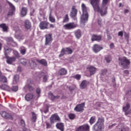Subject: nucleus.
<instances>
[{
	"label": "nucleus",
	"mask_w": 131,
	"mask_h": 131,
	"mask_svg": "<svg viewBox=\"0 0 131 131\" xmlns=\"http://www.w3.org/2000/svg\"><path fill=\"white\" fill-rule=\"evenodd\" d=\"M124 36L126 39H128L129 38V34H127L126 32H124Z\"/></svg>",
	"instance_id": "48"
},
{
	"label": "nucleus",
	"mask_w": 131,
	"mask_h": 131,
	"mask_svg": "<svg viewBox=\"0 0 131 131\" xmlns=\"http://www.w3.org/2000/svg\"><path fill=\"white\" fill-rule=\"evenodd\" d=\"M57 128L61 131H64V124L62 123H58L56 125Z\"/></svg>",
	"instance_id": "26"
},
{
	"label": "nucleus",
	"mask_w": 131,
	"mask_h": 131,
	"mask_svg": "<svg viewBox=\"0 0 131 131\" xmlns=\"http://www.w3.org/2000/svg\"><path fill=\"white\" fill-rule=\"evenodd\" d=\"M90 4L92 5L95 12L100 13L101 16H105L107 14V7H105L107 5L108 0H103V7L100 9V0H90Z\"/></svg>",
	"instance_id": "1"
},
{
	"label": "nucleus",
	"mask_w": 131,
	"mask_h": 131,
	"mask_svg": "<svg viewBox=\"0 0 131 131\" xmlns=\"http://www.w3.org/2000/svg\"><path fill=\"white\" fill-rule=\"evenodd\" d=\"M49 21L52 23H55V22H56V19L55 17L52 15V12H50L49 14Z\"/></svg>",
	"instance_id": "34"
},
{
	"label": "nucleus",
	"mask_w": 131,
	"mask_h": 131,
	"mask_svg": "<svg viewBox=\"0 0 131 131\" xmlns=\"http://www.w3.org/2000/svg\"><path fill=\"white\" fill-rule=\"evenodd\" d=\"M12 43V45L14 47L17 46V43H16V42L14 41H13L12 42V43Z\"/></svg>",
	"instance_id": "59"
},
{
	"label": "nucleus",
	"mask_w": 131,
	"mask_h": 131,
	"mask_svg": "<svg viewBox=\"0 0 131 131\" xmlns=\"http://www.w3.org/2000/svg\"><path fill=\"white\" fill-rule=\"evenodd\" d=\"M93 128L94 129V131H102V129H104V126L96 122L94 125Z\"/></svg>",
	"instance_id": "10"
},
{
	"label": "nucleus",
	"mask_w": 131,
	"mask_h": 131,
	"mask_svg": "<svg viewBox=\"0 0 131 131\" xmlns=\"http://www.w3.org/2000/svg\"><path fill=\"white\" fill-rule=\"evenodd\" d=\"M77 14V10H76V9H75L74 7H73L72 8V11L70 13L71 17H72V18H73V17H75Z\"/></svg>",
	"instance_id": "23"
},
{
	"label": "nucleus",
	"mask_w": 131,
	"mask_h": 131,
	"mask_svg": "<svg viewBox=\"0 0 131 131\" xmlns=\"http://www.w3.org/2000/svg\"><path fill=\"white\" fill-rule=\"evenodd\" d=\"M104 122H105V119L101 117L98 118V121L96 123L104 126Z\"/></svg>",
	"instance_id": "30"
},
{
	"label": "nucleus",
	"mask_w": 131,
	"mask_h": 131,
	"mask_svg": "<svg viewBox=\"0 0 131 131\" xmlns=\"http://www.w3.org/2000/svg\"><path fill=\"white\" fill-rule=\"evenodd\" d=\"M7 3L10 9V10L9 12L8 15V16H13V15H14V14L15 13V11L16 10V8H15V6H14V5H13L10 2L8 1Z\"/></svg>",
	"instance_id": "7"
},
{
	"label": "nucleus",
	"mask_w": 131,
	"mask_h": 131,
	"mask_svg": "<svg viewBox=\"0 0 131 131\" xmlns=\"http://www.w3.org/2000/svg\"><path fill=\"white\" fill-rule=\"evenodd\" d=\"M73 78L75 79H77V80H80V78H81V76L80 75H76L73 76Z\"/></svg>",
	"instance_id": "44"
},
{
	"label": "nucleus",
	"mask_w": 131,
	"mask_h": 131,
	"mask_svg": "<svg viewBox=\"0 0 131 131\" xmlns=\"http://www.w3.org/2000/svg\"><path fill=\"white\" fill-rule=\"evenodd\" d=\"M110 47L111 49H114V43H111V45H110Z\"/></svg>",
	"instance_id": "57"
},
{
	"label": "nucleus",
	"mask_w": 131,
	"mask_h": 131,
	"mask_svg": "<svg viewBox=\"0 0 131 131\" xmlns=\"http://www.w3.org/2000/svg\"><path fill=\"white\" fill-rule=\"evenodd\" d=\"M69 117L70 119H74V118H75V115L74 114H70L69 115Z\"/></svg>",
	"instance_id": "46"
},
{
	"label": "nucleus",
	"mask_w": 131,
	"mask_h": 131,
	"mask_svg": "<svg viewBox=\"0 0 131 131\" xmlns=\"http://www.w3.org/2000/svg\"><path fill=\"white\" fill-rule=\"evenodd\" d=\"M89 84H90V82L84 80L80 84V89H81V90H84L88 88V85H89Z\"/></svg>",
	"instance_id": "14"
},
{
	"label": "nucleus",
	"mask_w": 131,
	"mask_h": 131,
	"mask_svg": "<svg viewBox=\"0 0 131 131\" xmlns=\"http://www.w3.org/2000/svg\"><path fill=\"white\" fill-rule=\"evenodd\" d=\"M17 71L18 72H21V68L20 67L17 68Z\"/></svg>",
	"instance_id": "61"
},
{
	"label": "nucleus",
	"mask_w": 131,
	"mask_h": 131,
	"mask_svg": "<svg viewBox=\"0 0 131 131\" xmlns=\"http://www.w3.org/2000/svg\"><path fill=\"white\" fill-rule=\"evenodd\" d=\"M0 28H2L4 32H8V27L6 24H0Z\"/></svg>",
	"instance_id": "27"
},
{
	"label": "nucleus",
	"mask_w": 131,
	"mask_h": 131,
	"mask_svg": "<svg viewBox=\"0 0 131 131\" xmlns=\"http://www.w3.org/2000/svg\"><path fill=\"white\" fill-rule=\"evenodd\" d=\"M28 81L29 84L27 85V88H28V89L30 91H33V87H32V86H31V83H32V82H31V80L29 79Z\"/></svg>",
	"instance_id": "38"
},
{
	"label": "nucleus",
	"mask_w": 131,
	"mask_h": 131,
	"mask_svg": "<svg viewBox=\"0 0 131 131\" xmlns=\"http://www.w3.org/2000/svg\"><path fill=\"white\" fill-rule=\"evenodd\" d=\"M49 97L50 99H51V100H55V99H58L59 96H55L52 94V93H50L49 94Z\"/></svg>",
	"instance_id": "37"
},
{
	"label": "nucleus",
	"mask_w": 131,
	"mask_h": 131,
	"mask_svg": "<svg viewBox=\"0 0 131 131\" xmlns=\"http://www.w3.org/2000/svg\"><path fill=\"white\" fill-rule=\"evenodd\" d=\"M62 23H67V22H69V16H68V14H66L63 18Z\"/></svg>",
	"instance_id": "36"
},
{
	"label": "nucleus",
	"mask_w": 131,
	"mask_h": 131,
	"mask_svg": "<svg viewBox=\"0 0 131 131\" xmlns=\"http://www.w3.org/2000/svg\"><path fill=\"white\" fill-rule=\"evenodd\" d=\"M20 52L21 55H25V54H26V48L24 47H20Z\"/></svg>",
	"instance_id": "40"
},
{
	"label": "nucleus",
	"mask_w": 131,
	"mask_h": 131,
	"mask_svg": "<svg viewBox=\"0 0 131 131\" xmlns=\"http://www.w3.org/2000/svg\"><path fill=\"white\" fill-rule=\"evenodd\" d=\"M50 28H55V25L53 24H50Z\"/></svg>",
	"instance_id": "60"
},
{
	"label": "nucleus",
	"mask_w": 131,
	"mask_h": 131,
	"mask_svg": "<svg viewBox=\"0 0 131 131\" xmlns=\"http://www.w3.org/2000/svg\"><path fill=\"white\" fill-rule=\"evenodd\" d=\"M58 74H59V75H66V74H67V70L62 68L58 71Z\"/></svg>",
	"instance_id": "32"
},
{
	"label": "nucleus",
	"mask_w": 131,
	"mask_h": 131,
	"mask_svg": "<svg viewBox=\"0 0 131 131\" xmlns=\"http://www.w3.org/2000/svg\"><path fill=\"white\" fill-rule=\"evenodd\" d=\"M60 120V117L57 114L52 115V116L50 117V121L51 124L53 123H55L56 121H59Z\"/></svg>",
	"instance_id": "9"
},
{
	"label": "nucleus",
	"mask_w": 131,
	"mask_h": 131,
	"mask_svg": "<svg viewBox=\"0 0 131 131\" xmlns=\"http://www.w3.org/2000/svg\"><path fill=\"white\" fill-rule=\"evenodd\" d=\"M41 92V90L39 88H37L36 89V94H37V95H39V94H40Z\"/></svg>",
	"instance_id": "54"
},
{
	"label": "nucleus",
	"mask_w": 131,
	"mask_h": 131,
	"mask_svg": "<svg viewBox=\"0 0 131 131\" xmlns=\"http://www.w3.org/2000/svg\"><path fill=\"white\" fill-rule=\"evenodd\" d=\"M77 26V25L74 24V23H70L64 25L63 26V28L67 30H70L71 29H73V28H75Z\"/></svg>",
	"instance_id": "6"
},
{
	"label": "nucleus",
	"mask_w": 131,
	"mask_h": 131,
	"mask_svg": "<svg viewBox=\"0 0 131 131\" xmlns=\"http://www.w3.org/2000/svg\"><path fill=\"white\" fill-rule=\"evenodd\" d=\"M49 112V107L48 106L46 107V110H44L45 113H47Z\"/></svg>",
	"instance_id": "58"
},
{
	"label": "nucleus",
	"mask_w": 131,
	"mask_h": 131,
	"mask_svg": "<svg viewBox=\"0 0 131 131\" xmlns=\"http://www.w3.org/2000/svg\"><path fill=\"white\" fill-rule=\"evenodd\" d=\"M84 107V103H81L77 105L74 108V110L76 112H80V111H83V107Z\"/></svg>",
	"instance_id": "15"
},
{
	"label": "nucleus",
	"mask_w": 131,
	"mask_h": 131,
	"mask_svg": "<svg viewBox=\"0 0 131 131\" xmlns=\"http://www.w3.org/2000/svg\"><path fill=\"white\" fill-rule=\"evenodd\" d=\"M101 22H102V20H101V19H99V20H98V24H99V25H101Z\"/></svg>",
	"instance_id": "62"
},
{
	"label": "nucleus",
	"mask_w": 131,
	"mask_h": 131,
	"mask_svg": "<svg viewBox=\"0 0 131 131\" xmlns=\"http://www.w3.org/2000/svg\"><path fill=\"white\" fill-rule=\"evenodd\" d=\"M12 52V49L8 46L4 47V55L6 58H8V55Z\"/></svg>",
	"instance_id": "17"
},
{
	"label": "nucleus",
	"mask_w": 131,
	"mask_h": 131,
	"mask_svg": "<svg viewBox=\"0 0 131 131\" xmlns=\"http://www.w3.org/2000/svg\"><path fill=\"white\" fill-rule=\"evenodd\" d=\"M93 50L94 52V53H99V52H100V51H101V50H103V47L100 46L98 44H95L94 45Z\"/></svg>",
	"instance_id": "16"
},
{
	"label": "nucleus",
	"mask_w": 131,
	"mask_h": 131,
	"mask_svg": "<svg viewBox=\"0 0 131 131\" xmlns=\"http://www.w3.org/2000/svg\"><path fill=\"white\" fill-rule=\"evenodd\" d=\"M118 35V36H121V37H122V36H123V32L122 31L119 32Z\"/></svg>",
	"instance_id": "52"
},
{
	"label": "nucleus",
	"mask_w": 131,
	"mask_h": 131,
	"mask_svg": "<svg viewBox=\"0 0 131 131\" xmlns=\"http://www.w3.org/2000/svg\"><path fill=\"white\" fill-rule=\"evenodd\" d=\"M12 92H17L18 91V86H14L12 88Z\"/></svg>",
	"instance_id": "49"
},
{
	"label": "nucleus",
	"mask_w": 131,
	"mask_h": 131,
	"mask_svg": "<svg viewBox=\"0 0 131 131\" xmlns=\"http://www.w3.org/2000/svg\"><path fill=\"white\" fill-rule=\"evenodd\" d=\"M0 89H2V90H5V91H7L8 92H10L11 91L10 87L6 84L2 85L1 86L0 85Z\"/></svg>",
	"instance_id": "33"
},
{
	"label": "nucleus",
	"mask_w": 131,
	"mask_h": 131,
	"mask_svg": "<svg viewBox=\"0 0 131 131\" xmlns=\"http://www.w3.org/2000/svg\"><path fill=\"white\" fill-rule=\"evenodd\" d=\"M89 122L91 125L94 124V123L96 122V117L95 116L92 117L89 120Z\"/></svg>",
	"instance_id": "39"
},
{
	"label": "nucleus",
	"mask_w": 131,
	"mask_h": 131,
	"mask_svg": "<svg viewBox=\"0 0 131 131\" xmlns=\"http://www.w3.org/2000/svg\"><path fill=\"white\" fill-rule=\"evenodd\" d=\"M116 126V123H114L110 126H108V128L111 129V128H113L114 126Z\"/></svg>",
	"instance_id": "53"
},
{
	"label": "nucleus",
	"mask_w": 131,
	"mask_h": 131,
	"mask_svg": "<svg viewBox=\"0 0 131 131\" xmlns=\"http://www.w3.org/2000/svg\"><path fill=\"white\" fill-rule=\"evenodd\" d=\"M29 63H30L31 66H32L33 65V67H36V63H35L33 60H30Z\"/></svg>",
	"instance_id": "47"
},
{
	"label": "nucleus",
	"mask_w": 131,
	"mask_h": 131,
	"mask_svg": "<svg viewBox=\"0 0 131 131\" xmlns=\"http://www.w3.org/2000/svg\"><path fill=\"white\" fill-rule=\"evenodd\" d=\"M38 77H39V78H41V77H43V82H47V81L48 80V78L49 76L45 74V73H41L40 75L37 76Z\"/></svg>",
	"instance_id": "21"
},
{
	"label": "nucleus",
	"mask_w": 131,
	"mask_h": 131,
	"mask_svg": "<svg viewBox=\"0 0 131 131\" xmlns=\"http://www.w3.org/2000/svg\"><path fill=\"white\" fill-rule=\"evenodd\" d=\"M81 8L82 15L81 16V22L84 24V23L88 21V19H89V12H88V7H86L84 4H82Z\"/></svg>",
	"instance_id": "2"
},
{
	"label": "nucleus",
	"mask_w": 131,
	"mask_h": 131,
	"mask_svg": "<svg viewBox=\"0 0 131 131\" xmlns=\"http://www.w3.org/2000/svg\"><path fill=\"white\" fill-rule=\"evenodd\" d=\"M28 9L26 7H23L20 10V17H25L27 15Z\"/></svg>",
	"instance_id": "20"
},
{
	"label": "nucleus",
	"mask_w": 131,
	"mask_h": 131,
	"mask_svg": "<svg viewBox=\"0 0 131 131\" xmlns=\"http://www.w3.org/2000/svg\"><path fill=\"white\" fill-rule=\"evenodd\" d=\"M7 60L6 61L8 64H12L13 62H15L16 61V58L15 57H8L7 58Z\"/></svg>",
	"instance_id": "24"
},
{
	"label": "nucleus",
	"mask_w": 131,
	"mask_h": 131,
	"mask_svg": "<svg viewBox=\"0 0 131 131\" xmlns=\"http://www.w3.org/2000/svg\"><path fill=\"white\" fill-rule=\"evenodd\" d=\"M7 40L9 42H11V43L14 41V39L11 37L7 38Z\"/></svg>",
	"instance_id": "50"
},
{
	"label": "nucleus",
	"mask_w": 131,
	"mask_h": 131,
	"mask_svg": "<svg viewBox=\"0 0 131 131\" xmlns=\"http://www.w3.org/2000/svg\"><path fill=\"white\" fill-rule=\"evenodd\" d=\"M34 98V96L33 94H28L25 96V99L26 101H30L32 100Z\"/></svg>",
	"instance_id": "29"
},
{
	"label": "nucleus",
	"mask_w": 131,
	"mask_h": 131,
	"mask_svg": "<svg viewBox=\"0 0 131 131\" xmlns=\"http://www.w3.org/2000/svg\"><path fill=\"white\" fill-rule=\"evenodd\" d=\"M119 64L123 66L124 68H126L128 65H130V61L126 57L119 58Z\"/></svg>",
	"instance_id": "3"
},
{
	"label": "nucleus",
	"mask_w": 131,
	"mask_h": 131,
	"mask_svg": "<svg viewBox=\"0 0 131 131\" xmlns=\"http://www.w3.org/2000/svg\"><path fill=\"white\" fill-rule=\"evenodd\" d=\"M129 109V104L127 103L126 106L123 107V111L125 112V114L126 115H128V114H131V110L128 111Z\"/></svg>",
	"instance_id": "19"
},
{
	"label": "nucleus",
	"mask_w": 131,
	"mask_h": 131,
	"mask_svg": "<svg viewBox=\"0 0 131 131\" xmlns=\"http://www.w3.org/2000/svg\"><path fill=\"white\" fill-rule=\"evenodd\" d=\"M13 54L14 56H15V58H20V54H19V53L18 52V51L16 50H14Z\"/></svg>",
	"instance_id": "42"
},
{
	"label": "nucleus",
	"mask_w": 131,
	"mask_h": 131,
	"mask_svg": "<svg viewBox=\"0 0 131 131\" xmlns=\"http://www.w3.org/2000/svg\"><path fill=\"white\" fill-rule=\"evenodd\" d=\"M19 82V75H16L14 76L13 80V84H17Z\"/></svg>",
	"instance_id": "31"
},
{
	"label": "nucleus",
	"mask_w": 131,
	"mask_h": 131,
	"mask_svg": "<svg viewBox=\"0 0 131 131\" xmlns=\"http://www.w3.org/2000/svg\"><path fill=\"white\" fill-rule=\"evenodd\" d=\"M89 72L90 73V75H94L95 73H96V68L94 67H90L89 68Z\"/></svg>",
	"instance_id": "28"
},
{
	"label": "nucleus",
	"mask_w": 131,
	"mask_h": 131,
	"mask_svg": "<svg viewBox=\"0 0 131 131\" xmlns=\"http://www.w3.org/2000/svg\"><path fill=\"white\" fill-rule=\"evenodd\" d=\"M75 35L77 39H79L81 37V31L80 30H77L75 31Z\"/></svg>",
	"instance_id": "25"
},
{
	"label": "nucleus",
	"mask_w": 131,
	"mask_h": 131,
	"mask_svg": "<svg viewBox=\"0 0 131 131\" xmlns=\"http://www.w3.org/2000/svg\"><path fill=\"white\" fill-rule=\"evenodd\" d=\"M49 23L47 21H42L39 24L40 29L45 30L49 29Z\"/></svg>",
	"instance_id": "12"
},
{
	"label": "nucleus",
	"mask_w": 131,
	"mask_h": 131,
	"mask_svg": "<svg viewBox=\"0 0 131 131\" xmlns=\"http://www.w3.org/2000/svg\"><path fill=\"white\" fill-rule=\"evenodd\" d=\"M36 61L38 63H39V64H41V65H43V66H48V62H47V60L46 59H42L41 60L36 59Z\"/></svg>",
	"instance_id": "22"
},
{
	"label": "nucleus",
	"mask_w": 131,
	"mask_h": 131,
	"mask_svg": "<svg viewBox=\"0 0 131 131\" xmlns=\"http://www.w3.org/2000/svg\"><path fill=\"white\" fill-rule=\"evenodd\" d=\"M72 50L69 48H63L61 50L59 57H63L64 55H69L70 54H72Z\"/></svg>",
	"instance_id": "5"
},
{
	"label": "nucleus",
	"mask_w": 131,
	"mask_h": 131,
	"mask_svg": "<svg viewBox=\"0 0 131 131\" xmlns=\"http://www.w3.org/2000/svg\"><path fill=\"white\" fill-rule=\"evenodd\" d=\"M91 40L92 41H100V40H102V36L100 35L93 34L92 36Z\"/></svg>",
	"instance_id": "13"
},
{
	"label": "nucleus",
	"mask_w": 131,
	"mask_h": 131,
	"mask_svg": "<svg viewBox=\"0 0 131 131\" xmlns=\"http://www.w3.org/2000/svg\"><path fill=\"white\" fill-rule=\"evenodd\" d=\"M52 128V123L50 124V123H46V128Z\"/></svg>",
	"instance_id": "51"
},
{
	"label": "nucleus",
	"mask_w": 131,
	"mask_h": 131,
	"mask_svg": "<svg viewBox=\"0 0 131 131\" xmlns=\"http://www.w3.org/2000/svg\"><path fill=\"white\" fill-rule=\"evenodd\" d=\"M124 73H126V74H128V71L127 70H125L123 71Z\"/></svg>",
	"instance_id": "64"
},
{
	"label": "nucleus",
	"mask_w": 131,
	"mask_h": 131,
	"mask_svg": "<svg viewBox=\"0 0 131 131\" xmlns=\"http://www.w3.org/2000/svg\"><path fill=\"white\" fill-rule=\"evenodd\" d=\"M24 27L26 29H30L31 28V22L29 20H26L24 21Z\"/></svg>",
	"instance_id": "18"
},
{
	"label": "nucleus",
	"mask_w": 131,
	"mask_h": 131,
	"mask_svg": "<svg viewBox=\"0 0 131 131\" xmlns=\"http://www.w3.org/2000/svg\"><path fill=\"white\" fill-rule=\"evenodd\" d=\"M20 124L22 126H25V121L23 120H20Z\"/></svg>",
	"instance_id": "55"
},
{
	"label": "nucleus",
	"mask_w": 131,
	"mask_h": 131,
	"mask_svg": "<svg viewBox=\"0 0 131 131\" xmlns=\"http://www.w3.org/2000/svg\"><path fill=\"white\" fill-rule=\"evenodd\" d=\"M101 72H102V74H103V75L106 74V73H107V70H106V69L102 70L101 71Z\"/></svg>",
	"instance_id": "56"
},
{
	"label": "nucleus",
	"mask_w": 131,
	"mask_h": 131,
	"mask_svg": "<svg viewBox=\"0 0 131 131\" xmlns=\"http://www.w3.org/2000/svg\"><path fill=\"white\" fill-rule=\"evenodd\" d=\"M32 122H35V121H36V118H37L36 114H35L34 112H32Z\"/></svg>",
	"instance_id": "41"
},
{
	"label": "nucleus",
	"mask_w": 131,
	"mask_h": 131,
	"mask_svg": "<svg viewBox=\"0 0 131 131\" xmlns=\"http://www.w3.org/2000/svg\"><path fill=\"white\" fill-rule=\"evenodd\" d=\"M0 82L7 83L8 82V79L4 75H2L0 78Z\"/></svg>",
	"instance_id": "35"
},
{
	"label": "nucleus",
	"mask_w": 131,
	"mask_h": 131,
	"mask_svg": "<svg viewBox=\"0 0 131 131\" xmlns=\"http://www.w3.org/2000/svg\"><path fill=\"white\" fill-rule=\"evenodd\" d=\"M0 114L4 119L14 120V115L13 114L9 113L6 111H2L0 113Z\"/></svg>",
	"instance_id": "4"
},
{
	"label": "nucleus",
	"mask_w": 131,
	"mask_h": 131,
	"mask_svg": "<svg viewBox=\"0 0 131 131\" xmlns=\"http://www.w3.org/2000/svg\"><path fill=\"white\" fill-rule=\"evenodd\" d=\"M20 63L22 64V65H26V64H27V61L26 59H21L20 60Z\"/></svg>",
	"instance_id": "45"
},
{
	"label": "nucleus",
	"mask_w": 131,
	"mask_h": 131,
	"mask_svg": "<svg viewBox=\"0 0 131 131\" xmlns=\"http://www.w3.org/2000/svg\"><path fill=\"white\" fill-rule=\"evenodd\" d=\"M107 63H110L111 62V56H107L105 58Z\"/></svg>",
	"instance_id": "43"
},
{
	"label": "nucleus",
	"mask_w": 131,
	"mask_h": 131,
	"mask_svg": "<svg viewBox=\"0 0 131 131\" xmlns=\"http://www.w3.org/2000/svg\"><path fill=\"white\" fill-rule=\"evenodd\" d=\"M128 13V9H125V10H124V13H125V14H126V13Z\"/></svg>",
	"instance_id": "63"
},
{
	"label": "nucleus",
	"mask_w": 131,
	"mask_h": 131,
	"mask_svg": "<svg viewBox=\"0 0 131 131\" xmlns=\"http://www.w3.org/2000/svg\"><path fill=\"white\" fill-rule=\"evenodd\" d=\"M45 37V46H50V45L52 43V41H53V38H52V34H48L46 35Z\"/></svg>",
	"instance_id": "8"
},
{
	"label": "nucleus",
	"mask_w": 131,
	"mask_h": 131,
	"mask_svg": "<svg viewBox=\"0 0 131 131\" xmlns=\"http://www.w3.org/2000/svg\"><path fill=\"white\" fill-rule=\"evenodd\" d=\"M78 131H90V125L88 124H85L84 125H82L81 126H80L77 128Z\"/></svg>",
	"instance_id": "11"
}]
</instances>
